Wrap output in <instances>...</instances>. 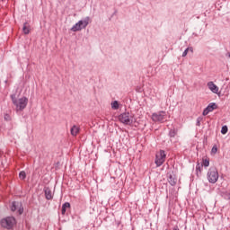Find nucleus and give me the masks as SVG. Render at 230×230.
<instances>
[{"label": "nucleus", "mask_w": 230, "mask_h": 230, "mask_svg": "<svg viewBox=\"0 0 230 230\" xmlns=\"http://www.w3.org/2000/svg\"><path fill=\"white\" fill-rule=\"evenodd\" d=\"M168 182H169V184H171V186H175V184H177V178H175L172 174H169Z\"/></svg>", "instance_id": "obj_13"}, {"label": "nucleus", "mask_w": 230, "mask_h": 230, "mask_svg": "<svg viewBox=\"0 0 230 230\" xmlns=\"http://www.w3.org/2000/svg\"><path fill=\"white\" fill-rule=\"evenodd\" d=\"M119 121L123 123V125H132L136 121V119H134V114L124 112L119 115Z\"/></svg>", "instance_id": "obj_3"}, {"label": "nucleus", "mask_w": 230, "mask_h": 230, "mask_svg": "<svg viewBox=\"0 0 230 230\" xmlns=\"http://www.w3.org/2000/svg\"><path fill=\"white\" fill-rule=\"evenodd\" d=\"M12 102L15 105L17 111H24L28 105V98L22 97L19 100L15 98V94L11 95Z\"/></svg>", "instance_id": "obj_1"}, {"label": "nucleus", "mask_w": 230, "mask_h": 230, "mask_svg": "<svg viewBox=\"0 0 230 230\" xmlns=\"http://www.w3.org/2000/svg\"><path fill=\"white\" fill-rule=\"evenodd\" d=\"M203 168H204V166L202 164H200L199 163L197 164V165H196V173H197L198 177H199V175H202Z\"/></svg>", "instance_id": "obj_15"}, {"label": "nucleus", "mask_w": 230, "mask_h": 230, "mask_svg": "<svg viewBox=\"0 0 230 230\" xmlns=\"http://www.w3.org/2000/svg\"><path fill=\"white\" fill-rule=\"evenodd\" d=\"M218 106L215 102H210L203 111L202 115L203 116H208L209 112H213L216 109H217Z\"/></svg>", "instance_id": "obj_8"}, {"label": "nucleus", "mask_w": 230, "mask_h": 230, "mask_svg": "<svg viewBox=\"0 0 230 230\" xmlns=\"http://www.w3.org/2000/svg\"><path fill=\"white\" fill-rule=\"evenodd\" d=\"M4 121H12V117L10 116V114L5 113L4 115Z\"/></svg>", "instance_id": "obj_22"}, {"label": "nucleus", "mask_w": 230, "mask_h": 230, "mask_svg": "<svg viewBox=\"0 0 230 230\" xmlns=\"http://www.w3.org/2000/svg\"><path fill=\"white\" fill-rule=\"evenodd\" d=\"M166 119V111H161L158 112H155L152 114V120L155 122H160L163 123Z\"/></svg>", "instance_id": "obj_7"}, {"label": "nucleus", "mask_w": 230, "mask_h": 230, "mask_svg": "<svg viewBox=\"0 0 230 230\" xmlns=\"http://www.w3.org/2000/svg\"><path fill=\"white\" fill-rule=\"evenodd\" d=\"M72 136H78V132H80V128L78 126L74 125L70 129Z\"/></svg>", "instance_id": "obj_12"}, {"label": "nucleus", "mask_w": 230, "mask_h": 230, "mask_svg": "<svg viewBox=\"0 0 230 230\" xmlns=\"http://www.w3.org/2000/svg\"><path fill=\"white\" fill-rule=\"evenodd\" d=\"M227 126H223L221 128V134H226L228 131Z\"/></svg>", "instance_id": "obj_23"}, {"label": "nucleus", "mask_w": 230, "mask_h": 230, "mask_svg": "<svg viewBox=\"0 0 230 230\" xmlns=\"http://www.w3.org/2000/svg\"><path fill=\"white\" fill-rule=\"evenodd\" d=\"M207 85L211 93H214V94H218V86H217L213 81L208 82Z\"/></svg>", "instance_id": "obj_10"}, {"label": "nucleus", "mask_w": 230, "mask_h": 230, "mask_svg": "<svg viewBox=\"0 0 230 230\" xmlns=\"http://www.w3.org/2000/svg\"><path fill=\"white\" fill-rule=\"evenodd\" d=\"M67 208H71V204L69 202H66L62 205L61 215H66V211Z\"/></svg>", "instance_id": "obj_14"}, {"label": "nucleus", "mask_w": 230, "mask_h": 230, "mask_svg": "<svg viewBox=\"0 0 230 230\" xmlns=\"http://www.w3.org/2000/svg\"><path fill=\"white\" fill-rule=\"evenodd\" d=\"M169 136H170L171 137H175V136H177V130H175V129H171V130L169 131Z\"/></svg>", "instance_id": "obj_20"}, {"label": "nucleus", "mask_w": 230, "mask_h": 230, "mask_svg": "<svg viewBox=\"0 0 230 230\" xmlns=\"http://www.w3.org/2000/svg\"><path fill=\"white\" fill-rule=\"evenodd\" d=\"M111 109H114V111H118V109H119V103L118 101L111 102Z\"/></svg>", "instance_id": "obj_17"}, {"label": "nucleus", "mask_w": 230, "mask_h": 230, "mask_svg": "<svg viewBox=\"0 0 230 230\" xmlns=\"http://www.w3.org/2000/svg\"><path fill=\"white\" fill-rule=\"evenodd\" d=\"M189 51H191V53H193V49L192 48H187L184 51H183V53H182V57H186L187 55H188V52Z\"/></svg>", "instance_id": "obj_21"}, {"label": "nucleus", "mask_w": 230, "mask_h": 230, "mask_svg": "<svg viewBox=\"0 0 230 230\" xmlns=\"http://www.w3.org/2000/svg\"><path fill=\"white\" fill-rule=\"evenodd\" d=\"M91 22V17L87 16L84 20H80L77 23H75L72 28L71 31H82V30H85L89 23Z\"/></svg>", "instance_id": "obj_2"}, {"label": "nucleus", "mask_w": 230, "mask_h": 230, "mask_svg": "<svg viewBox=\"0 0 230 230\" xmlns=\"http://www.w3.org/2000/svg\"><path fill=\"white\" fill-rule=\"evenodd\" d=\"M19 178H20L22 181H24V179H26V172H24V171L20 172V173H19Z\"/></svg>", "instance_id": "obj_19"}, {"label": "nucleus", "mask_w": 230, "mask_h": 230, "mask_svg": "<svg viewBox=\"0 0 230 230\" xmlns=\"http://www.w3.org/2000/svg\"><path fill=\"white\" fill-rule=\"evenodd\" d=\"M226 57H228V58H230V52L226 53Z\"/></svg>", "instance_id": "obj_26"}, {"label": "nucleus", "mask_w": 230, "mask_h": 230, "mask_svg": "<svg viewBox=\"0 0 230 230\" xmlns=\"http://www.w3.org/2000/svg\"><path fill=\"white\" fill-rule=\"evenodd\" d=\"M17 209H18L19 215H22V213H24V208H22V204H21L17 201H13L12 203L11 210L17 211Z\"/></svg>", "instance_id": "obj_9"}, {"label": "nucleus", "mask_w": 230, "mask_h": 230, "mask_svg": "<svg viewBox=\"0 0 230 230\" xmlns=\"http://www.w3.org/2000/svg\"><path fill=\"white\" fill-rule=\"evenodd\" d=\"M164 161H166V153H164V150H160L155 155V163L159 167L163 166Z\"/></svg>", "instance_id": "obj_6"}, {"label": "nucleus", "mask_w": 230, "mask_h": 230, "mask_svg": "<svg viewBox=\"0 0 230 230\" xmlns=\"http://www.w3.org/2000/svg\"><path fill=\"white\" fill-rule=\"evenodd\" d=\"M22 31L25 35H28L30 33V23L25 22L22 27Z\"/></svg>", "instance_id": "obj_16"}, {"label": "nucleus", "mask_w": 230, "mask_h": 230, "mask_svg": "<svg viewBox=\"0 0 230 230\" xmlns=\"http://www.w3.org/2000/svg\"><path fill=\"white\" fill-rule=\"evenodd\" d=\"M15 223V217H7L5 218H3L0 222L2 227H4V229H12Z\"/></svg>", "instance_id": "obj_5"}, {"label": "nucleus", "mask_w": 230, "mask_h": 230, "mask_svg": "<svg viewBox=\"0 0 230 230\" xmlns=\"http://www.w3.org/2000/svg\"><path fill=\"white\" fill-rule=\"evenodd\" d=\"M200 121H202V118L199 117L196 122L197 127H200Z\"/></svg>", "instance_id": "obj_25"}, {"label": "nucleus", "mask_w": 230, "mask_h": 230, "mask_svg": "<svg viewBox=\"0 0 230 230\" xmlns=\"http://www.w3.org/2000/svg\"><path fill=\"white\" fill-rule=\"evenodd\" d=\"M201 166L208 168V166H209V158H203Z\"/></svg>", "instance_id": "obj_18"}, {"label": "nucleus", "mask_w": 230, "mask_h": 230, "mask_svg": "<svg viewBox=\"0 0 230 230\" xmlns=\"http://www.w3.org/2000/svg\"><path fill=\"white\" fill-rule=\"evenodd\" d=\"M44 193L47 200H51L53 199V192H51V189L49 187L44 188Z\"/></svg>", "instance_id": "obj_11"}, {"label": "nucleus", "mask_w": 230, "mask_h": 230, "mask_svg": "<svg viewBox=\"0 0 230 230\" xmlns=\"http://www.w3.org/2000/svg\"><path fill=\"white\" fill-rule=\"evenodd\" d=\"M208 181L210 184H215L218 181V170L217 167H210L207 173Z\"/></svg>", "instance_id": "obj_4"}, {"label": "nucleus", "mask_w": 230, "mask_h": 230, "mask_svg": "<svg viewBox=\"0 0 230 230\" xmlns=\"http://www.w3.org/2000/svg\"><path fill=\"white\" fill-rule=\"evenodd\" d=\"M217 152H218V147H217V146H214L211 149V154H217Z\"/></svg>", "instance_id": "obj_24"}]
</instances>
